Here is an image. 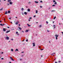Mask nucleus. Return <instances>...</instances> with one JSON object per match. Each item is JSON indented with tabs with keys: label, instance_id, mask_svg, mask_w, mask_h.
Instances as JSON below:
<instances>
[{
	"label": "nucleus",
	"instance_id": "obj_1",
	"mask_svg": "<svg viewBox=\"0 0 63 63\" xmlns=\"http://www.w3.org/2000/svg\"><path fill=\"white\" fill-rule=\"evenodd\" d=\"M58 36H59L58 35H57V34H56L55 35V37H56V40H57V37H58Z\"/></svg>",
	"mask_w": 63,
	"mask_h": 63
},
{
	"label": "nucleus",
	"instance_id": "obj_2",
	"mask_svg": "<svg viewBox=\"0 0 63 63\" xmlns=\"http://www.w3.org/2000/svg\"><path fill=\"white\" fill-rule=\"evenodd\" d=\"M3 31L4 32H5V31H6V29L5 28H4L3 29Z\"/></svg>",
	"mask_w": 63,
	"mask_h": 63
},
{
	"label": "nucleus",
	"instance_id": "obj_3",
	"mask_svg": "<svg viewBox=\"0 0 63 63\" xmlns=\"http://www.w3.org/2000/svg\"><path fill=\"white\" fill-rule=\"evenodd\" d=\"M7 40H9V37L8 36H7L6 37Z\"/></svg>",
	"mask_w": 63,
	"mask_h": 63
},
{
	"label": "nucleus",
	"instance_id": "obj_4",
	"mask_svg": "<svg viewBox=\"0 0 63 63\" xmlns=\"http://www.w3.org/2000/svg\"><path fill=\"white\" fill-rule=\"evenodd\" d=\"M17 22L16 23V25H17V24H18V21H17Z\"/></svg>",
	"mask_w": 63,
	"mask_h": 63
},
{
	"label": "nucleus",
	"instance_id": "obj_5",
	"mask_svg": "<svg viewBox=\"0 0 63 63\" xmlns=\"http://www.w3.org/2000/svg\"><path fill=\"white\" fill-rule=\"evenodd\" d=\"M11 31H7V32H6V33H8V32H10Z\"/></svg>",
	"mask_w": 63,
	"mask_h": 63
},
{
	"label": "nucleus",
	"instance_id": "obj_6",
	"mask_svg": "<svg viewBox=\"0 0 63 63\" xmlns=\"http://www.w3.org/2000/svg\"><path fill=\"white\" fill-rule=\"evenodd\" d=\"M32 44L33 45V47H35V43H33Z\"/></svg>",
	"mask_w": 63,
	"mask_h": 63
},
{
	"label": "nucleus",
	"instance_id": "obj_7",
	"mask_svg": "<svg viewBox=\"0 0 63 63\" xmlns=\"http://www.w3.org/2000/svg\"><path fill=\"white\" fill-rule=\"evenodd\" d=\"M24 14H25V15H27V12H24Z\"/></svg>",
	"mask_w": 63,
	"mask_h": 63
},
{
	"label": "nucleus",
	"instance_id": "obj_8",
	"mask_svg": "<svg viewBox=\"0 0 63 63\" xmlns=\"http://www.w3.org/2000/svg\"><path fill=\"white\" fill-rule=\"evenodd\" d=\"M35 3H39V2L37 1H35Z\"/></svg>",
	"mask_w": 63,
	"mask_h": 63
},
{
	"label": "nucleus",
	"instance_id": "obj_9",
	"mask_svg": "<svg viewBox=\"0 0 63 63\" xmlns=\"http://www.w3.org/2000/svg\"><path fill=\"white\" fill-rule=\"evenodd\" d=\"M27 25H28L29 27H30V26H30V25H29V24H27Z\"/></svg>",
	"mask_w": 63,
	"mask_h": 63
},
{
	"label": "nucleus",
	"instance_id": "obj_10",
	"mask_svg": "<svg viewBox=\"0 0 63 63\" xmlns=\"http://www.w3.org/2000/svg\"><path fill=\"white\" fill-rule=\"evenodd\" d=\"M18 51V50L17 49H16L15 50V51Z\"/></svg>",
	"mask_w": 63,
	"mask_h": 63
},
{
	"label": "nucleus",
	"instance_id": "obj_11",
	"mask_svg": "<svg viewBox=\"0 0 63 63\" xmlns=\"http://www.w3.org/2000/svg\"><path fill=\"white\" fill-rule=\"evenodd\" d=\"M8 14V12L7 11H6L5 12V14Z\"/></svg>",
	"mask_w": 63,
	"mask_h": 63
},
{
	"label": "nucleus",
	"instance_id": "obj_12",
	"mask_svg": "<svg viewBox=\"0 0 63 63\" xmlns=\"http://www.w3.org/2000/svg\"><path fill=\"white\" fill-rule=\"evenodd\" d=\"M28 12H30V9H28Z\"/></svg>",
	"mask_w": 63,
	"mask_h": 63
},
{
	"label": "nucleus",
	"instance_id": "obj_13",
	"mask_svg": "<svg viewBox=\"0 0 63 63\" xmlns=\"http://www.w3.org/2000/svg\"><path fill=\"white\" fill-rule=\"evenodd\" d=\"M11 0H8V2H11Z\"/></svg>",
	"mask_w": 63,
	"mask_h": 63
},
{
	"label": "nucleus",
	"instance_id": "obj_14",
	"mask_svg": "<svg viewBox=\"0 0 63 63\" xmlns=\"http://www.w3.org/2000/svg\"><path fill=\"white\" fill-rule=\"evenodd\" d=\"M57 2H55L54 3V4L55 5H56L57 4Z\"/></svg>",
	"mask_w": 63,
	"mask_h": 63
},
{
	"label": "nucleus",
	"instance_id": "obj_15",
	"mask_svg": "<svg viewBox=\"0 0 63 63\" xmlns=\"http://www.w3.org/2000/svg\"><path fill=\"white\" fill-rule=\"evenodd\" d=\"M19 29H20V30H21V28L19 27L18 28Z\"/></svg>",
	"mask_w": 63,
	"mask_h": 63
},
{
	"label": "nucleus",
	"instance_id": "obj_16",
	"mask_svg": "<svg viewBox=\"0 0 63 63\" xmlns=\"http://www.w3.org/2000/svg\"><path fill=\"white\" fill-rule=\"evenodd\" d=\"M53 27H54V28H55V25H54L53 26Z\"/></svg>",
	"mask_w": 63,
	"mask_h": 63
},
{
	"label": "nucleus",
	"instance_id": "obj_17",
	"mask_svg": "<svg viewBox=\"0 0 63 63\" xmlns=\"http://www.w3.org/2000/svg\"><path fill=\"white\" fill-rule=\"evenodd\" d=\"M11 50L12 51H14V49H11Z\"/></svg>",
	"mask_w": 63,
	"mask_h": 63
},
{
	"label": "nucleus",
	"instance_id": "obj_18",
	"mask_svg": "<svg viewBox=\"0 0 63 63\" xmlns=\"http://www.w3.org/2000/svg\"><path fill=\"white\" fill-rule=\"evenodd\" d=\"M8 13L9 14H10V11H8Z\"/></svg>",
	"mask_w": 63,
	"mask_h": 63
},
{
	"label": "nucleus",
	"instance_id": "obj_19",
	"mask_svg": "<svg viewBox=\"0 0 63 63\" xmlns=\"http://www.w3.org/2000/svg\"><path fill=\"white\" fill-rule=\"evenodd\" d=\"M3 8H2L1 9H0V11H2V10H3Z\"/></svg>",
	"mask_w": 63,
	"mask_h": 63
},
{
	"label": "nucleus",
	"instance_id": "obj_20",
	"mask_svg": "<svg viewBox=\"0 0 63 63\" xmlns=\"http://www.w3.org/2000/svg\"><path fill=\"white\" fill-rule=\"evenodd\" d=\"M10 4L11 5V4H12V2H10Z\"/></svg>",
	"mask_w": 63,
	"mask_h": 63
},
{
	"label": "nucleus",
	"instance_id": "obj_21",
	"mask_svg": "<svg viewBox=\"0 0 63 63\" xmlns=\"http://www.w3.org/2000/svg\"><path fill=\"white\" fill-rule=\"evenodd\" d=\"M24 10V8H22L21 9V10L23 11Z\"/></svg>",
	"mask_w": 63,
	"mask_h": 63
},
{
	"label": "nucleus",
	"instance_id": "obj_22",
	"mask_svg": "<svg viewBox=\"0 0 63 63\" xmlns=\"http://www.w3.org/2000/svg\"><path fill=\"white\" fill-rule=\"evenodd\" d=\"M55 18H56V16H55L54 17L53 19H55Z\"/></svg>",
	"mask_w": 63,
	"mask_h": 63
},
{
	"label": "nucleus",
	"instance_id": "obj_23",
	"mask_svg": "<svg viewBox=\"0 0 63 63\" xmlns=\"http://www.w3.org/2000/svg\"><path fill=\"white\" fill-rule=\"evenodd\" d=\"M38 13V11L36 10V14H37Z\"/></svg>",
	"mask_w": 63,
	"mask_h": 63
},
{
	"label": "nucleus",
	"instance_id": "obj_24",
	"mask_svg": "<svg viewBox=\"0 0 63 63\" xmlns=\"http://www.w3.org/2000/svg\"><path fill=\"white\" fill-rule=\"evenodd\" d=\"M26 32H28V30H26Z\"/></svg>",
	"mask_w": 63,
	"mask_h": 63
},
{
	"label": "nucleus",
	"instance_id": "obj_25",
	"mask_svg": "<svg viewBox=\"0 0 63 63\" xmlns=\"http://www.w3.org/2000/svg\"><path fill=\"white\" fill-rule=\"evenodd\" d=\"M0 25H1V26H3V24H0Z\"/></svg>",
	"mask_w": 63,
	"mask_h": 63
},
{
	"label": "nucleus",
	"instance_id": "obj_26",
	"mask_svg": "<svg viewBox=\"0 0 63 63\" xmlns=\"http://www.w3.org/2000/svg\"><path fill=\"white\" fill-rule=\"evenodd\" d=\"M46 23H47V24H48V22H47V21H46Z\"/></svg>",
	"mask_w": 63,
	"mask_h": 63
},
{
	"label": "nucleus",
	"instance_id": "obj_27",
	"mask_svg": "<svg viewBox=\"0 0 63 63\" xmlns=\"http://www.w3.org/2000/svg\"><path fill=\"white\" fill-rule=\"evenodd\" d=\"M39 26H40V27H42V25H40Z\"/></svg>",
	"mask_w": 63,
	"mask_h": 63
},
{
	"label": "nucleus",
	"instance_id": "obj_28",
	"mask_svg": "<svg viewBox=\"0 0 63 63\" xmlns=\"http://www.w3.org/2000/svg\"><path fill=\"white\" fill-rule=\"evenodd\" d=\"M40 2L41 3H43V1H40Z\"/></svg>",
	"mask_w": 63,
	"mask_h": 63
},
{
	"label": "nucleus",
	"instance_id": "obj_29",
	"mask_svg": "<svg viewBox=\"0 0 63 63\" xmlns=\"http://www.w3.org/2000/svg\"><path fill=\"white\" fill-rule=\"evenodd\" d=\"M53 2H55V1L54 0H53Z\"/></svg>",
	"mask_w": 63,
	"mask_h": 63
},
{
	"label": "nucleus",
	"instance_id": "obj_30",
	"mask_svg": "<svg viewBox=\"0 0 63 63\" xmlns=\"http://www.w3.org/2000/svg\"><path fill=\"white\" fill-rule=\"evenodd\" d=\"M1 59V60H3V59H4V58H2Z\"/></svg>",
	"mask_w": 63,
	"mask_h": 63
},
{
	"label": "nucleus",
	"instance_id": "obj_31",
	"mask_svg": "<svg viewBox=\"0 0 63 63\" xmlns=\"http://www.w3.org/2000/svg\"><path fill=\"white\" fill-rule=\"evenodd\" d=\"M11 60L13 61H14V60H13V59L12 58V59Z\"/></svg>",
	"mask_w": 63,
	"mask_h": 63
},
{
	"label": "nucleus",
	"instance_id": "obj_32",
	"mask_svg": "<svg viewBox=\"0 0 63 63\" xmlns=\"http://www.w3.org/2000/svg\"><path fill=\"white\" fill-rule=\"evenodd\" d=\"M51 12H55V11L52 10L51 11Z\"/></svg>",
	"mask_w": 63,
	"mask_h": 63
},
{
	"label": "nucleus",
	"instance_id": "obj_33",
	"mask_svg": "<svg viewBox=\"0 0 63 63\" xmlns=\"http://www.w3.org/2000/svg\"><path fill=\"white\" fill-rule=\"evenodd\" d=\"M61 62V61H58L59 63H60V62Z\"/></svg>",
	"mask_w": 63,
	"mask_h": 63
},
{
	"label": "nucleus",
	"instance_id": "obj_34",
	"mask_svg": "<svg viewBox=\"0 0 63 63\" xmlns=\"http://www.w3.org/2000/svg\"><path fill=\"white\" fill-rule=\"evenodd\" d=\"M55 6V5H53L52 6H53H53Z\"/></svg>",
	"mask_w": 63,
	"mask_h": 63
},
{
	"label": "nucleus",
	"instance_id": "obj_35",
	"mask_svg": "<svg viewBox=\"0 0 63 63\" xmlns=\"http://www.w3.org/2000/svg\"><path fill=\"white\" fill-rule=\"evenodd\" d=\"M33 17H36V15L34 16Z\"/></svg>",
	"mask_w": 63,
	"mask_h": 63
},
{
	"label": "nucleus",
	"instance_id": "obj_36",
	"mask_svg": "<svg viewBox=\"0 0 63 63\" xmlns=\"http://www.w3.org/2000/svg\"><path fill=\"white\" fill-rule=\"evenodd\" d=\"M20 61H21V60H22V59H20Z\"/></svg>",
	"mask_w": 63,
	"mask_h": 63
},
{
	"label": "nucleus",
	"instance_id": "obj_37",
	"mask_svg": "<svg viewBox=\"0 0 63 63\" xmlns=\"http://www.w3.org/2000/svg\"><path fill=\"white\" fill-rule=\"evenodd\" d=\"M32 19V17H31L29 19Z\"/></svg>",
	"mask_w": 63,
	"mask_h": 63
},
{
	"label": "nucleus",
	"instance_id": "obj_38",
	"mask_svg": "<svg viewBox=\"0 0 63 63\" xmlns=\"http://www.w3.org/2000/svg\"><path fill=\"white\" fill-rule=\"evenodd\" d=\"M10 59H12V57H10Z\"/></svg>",
	"mask_w": 63,
	"mask_h": 63
},
{
	"label": "nucleus",
	"instance_id": "obj_39",
	"mask_svg": "<svg viewBox=\"0 0 63 63\" xmlns=\"http://www.w3.org/2000/svg\"><path fill=\"white\" fill-rule=\"evenodd\" d=\"M26 42H27L28 41V39H27L26 40Z\"/></svg>",
	"mask_w": 63,
	"mask_h": 63
},
{
	"label": "nucleus",
	"instance_id": "obj_40",
	"mask_svg": "<svg viewBox=\"0 0 63 63\" xmlns=\"http://www.w3.org/2000/svg\"><path fill=\"white\" fill-rule=\"evenodd\" d=\"M16 34H18V32H16Z\"/></svg>",
	"mask_w": 63,
	"mask_h": 63
},
{
	"label": "nucleus",
	"instance_id": "obj_41",
	"mask_svg": "<svg viewBox=\"0 0 63 63\" xmlns=\"http://www.w3.org/2000/svg\"><path fill=\"white\" fill-rule=\"evenodd\" d=\"M11 40H12V41H13V40H14V39H11Z\"/></svg>",
	"mask_w": 63,
	"mask_h": 63
},
{
	"label": "nucleus",
	"instance_id": "obj_42",
	"mask_svg": "<svg viewBox=\"0 0 63 63\" xmlns=\"http://www.w3.org/2000/svg\"><path fill=\"white\" fill-rule=\"evenodd\" d=\"M40 7L41 8H42V7L41 6H40Z\"/></svg>",
	"mask_w": 63,
	"mask_h": 63
},
{
	"label": "nucleus",
	"instance_id": "obj_43",
	"mask_svg": "<svg viewBox=\"0 0 63 63\" xmlns=\"http://www.w3.org/2000/svg\"><path fill=\"white\" fill-rule=\"evenodd\" d=\"M29 21H30V19H29Z\"/></svg>",
	"mask_w": 63,
	"mask_h": 63
},
{
	"label": "nucleus",
	"instance_id": "obj_44",
	"mask_svg": "<svg viewBox=\"0 0 63 63\" xmlns=\"http://www.w3.org/2000/svg\"><path fill=\"white\" fill-rule=\"evenodd\" d=\"M17 35L18 36V35H19V34H17Z\"/></svg>",
	"mask_w": 63,
	"mask_h": 63
},
{
	"label": "nucleus",
	"instance_id": "obj_45",
	"mask_svg": "<svg viewBox=\"0 0 63 63\" xmlns=\"http://www.w3.org/2000/svg\"><path fill=\"white\" fill-rule=\"evenodd\" d=\"M44 49H41V50H43Z\"/></svg>",
	"mask_w": 63,
	"mask_h": 63
},
{
	"label": "nucleus",
	"instance_id": "obj_46",
	"mask_svg": "<svg viewBox=\"0 0 63 63\" xmlns=\"http://www.w3.org/2000/svg\"><path fill=\"white\" fill-rule=\"evenodd\" d=\"M10 23H12V24H13V23H12V22H10Z\"/></svg>",
	"mask_w": 63,
	"mask_h": 63
},
{
	"label": "nucleus",
	"instance_id": "obj_47",
	"mask_svg": "<svg viewBox=\"0 0 63 63\" xmlns=\"http://www.w3.org/2000/svg\"><path fill=\"white\" fill-rule=\"evenodd\" d=\"M21 53H24V52H21Z\"/></svg>",
	"mask_w": 63,
	"mask_h": 63
},
{
	"label": "nucleus",
	"instance_id": "obj_48",
	"mask_svg": "<svg viewBox=\"0 0 63 63\" xmlns=\"http://www.w3.org/2000/svg\"><path fill=\"white\" fill-rule=\"evenodd\" d=\"M61 33H62L63 35V32H61Z\"/></svg>",
	"mask_w": 63,
	"mask_h": 63
},
{
	"label": "nucleus",
	"instance_id": "obj_49",
	"mask_svg": "<svg viewBox=\"0 0 63 63\" xmlns=\"http://www.w3.org/2000/svg\"><path fill=\"white\" fill-rule=\"evenodd\" d=\"M48 9L49 10L50 9V8L49 7V8H48Z\"/></svg>",
	"mask_w": 63,
	"mask_h": 63
},
{
	"label": "nucleus",
	"instance_id": "obj_50",
	"mask_svg": "<svg viewBox=\"0 0 63 63\" xmlns=\"http://www.w3.org/2000/svg\"><path fill=\"white\" fill-rule=\"evenodd\" d=\"M7 28H9L10 27H7Z\"/></svg>",
	"mask_w": 63,
	"mask_h": 63
},
{
	"label": "nucleus",
	"instance_id": "obj_51",
	"mask_svg": "<svg viewBox=\"0 0 63 63\" xmlns=\"http://www.w3.org/2000/svg\"><path fill=\"white\" fill-rule=\"evenodd\" d=\"M21 56L22 57H23V55H22Z\"/></svg>",
	"mask_w": 63,
	"mask_h": 63
},
{
	"label": "nucleus",
	"instance_id": "obj_52",
	"mask_svg": "<svg viewBox=\"0 0 63 63\" xmlns=\"http://www.w3.org/2000/svg\"><path fill=\"white\" fill-rule=\"evenodd\" d=\"M22 32L23 33H24V31H22Z\"/></svg>",
	"mask_w": 63,
	"mask_h": 63
},
{
	"label": "nucleus",
	"instance_id": "obj_53",
	"mask_svg": "<svg viewBox=\"0 0 63 63\" xmlns=\"http://www.w3.org/2000/svg\"><path fill=\"white\" fill-rule=\"evenodd\" d=\"M28 3L29 4V3H30V2H28Z\"/></svg>",
	"mask_w": 63,
	"mask_h": 63
},
{
	"label": "nucleus",
	"instance_id": "obj_54",
	"mask_svg": "<svg viewBox=\"0 0 63 63\" xmlns=\"http://www.w3.org/2000/svg\"><path fill=\"white\" fill-rule=\"evenodd\" d=\"M4 21H5V18H4Z\"/></svg>",
	"mask_w": 63,
	"mask_h": 63
},
{
	"label": "nucleus",
	"instance_id": "obj_55",
	"mask_svg": "<svg viewBox=\"0 0 63 63\" xmlns=\"http://www.w3.org/2000/svg\"><path fill=\"white\" fill-rule=\"evenodd\" d=\"M9 63H11V62H10Z\"/></svg>",
	"mask_w": 63,
	"mask_h": 63
},
{
	"label": "nucleus",
	"instance_id": "obj_56",
	"mask_svg": "<svg viewBox=\"0 0 63 63\" xmlns=\"http://www.w3.org/2000/svg\"><path fill=\"white\" fill-rule=\"evenodd\" d=\"M9 18L10 19H11V18Z\"/></svg>",
	"mask_w": 63,
	"mask_h": 63
},
{
	"label": "nucleus",
	"instance_id": "obj_57",
	"mask_svg": "<svg viewBox=\"0 0 63 63\" xmlns=\"http://www.w3.org/2000/svg\"><path fill=\"white\" fill-rule=\"evenodd\" d=\"M5 24H3L2 25V26L3 25H4Z\"/></svg>",
	"mask_w": 63,
	"mask_h": 63
},
{
	"label": "nucleus",
	"instance_id": "obj_58",
	"mask_svg": "<svg viewBox=\"0 0 63 63\" xmlns=\"http://www.w3.org/2000/svg\"><path fill=\"white\" fill-rule=\"evenodd\" d=\"M2 22V21H0V22Z\"/></svg>",
	"mask_w": 63,
	"mask_h": 63
},
{
	"label": "nucleus",
	"instance_id": "obj_59",
	"mask_svg": "<svg viewBox=\"0 0 63 63\" xmlns=\"http://www.w3.org/2000/svg\"><path fill=\"white\" fill-rule=\"evenodd\" d=\"M55 63H57V62H55Z\"/></svg>",
	"mask_w": 63,
	"mask_h": 63
},
{
	"label": "nucleus",
	"instance_id": "obj_60",
	"mask_svg": "<svg viewBox=\"0 0 63 63\" xmlns=\"http://www.w3.org/2000/svg\"><path fill=\"white\" fill-rule=\"evenodd\" d=\"M16 18H17V17H16Z\"/></svg>",
	"mask_w": 63,
	"mask_h": 63
},
{
	"label": "nucleus",
	"instance_id": "obj_61",
	"mask_svg": "<svg viewBox=\"0 0 63 63\" xmlns=\"http://www.w3.org/2000/svg\"><path fill=\"white\" fill-rule=\"evenodd\" d=\"M1 53H2V54H3V52H2Z\"/></svg>",
	"mask_w": 63,
	"mask_h": 63
},
{
	"label": "nucleus",
	"instance_id": "obj_62",
	"mask_svg": "<svg viewBox=\"0 0 63 63\" xmlns=\"http://www.w3.org/2000/svg\"><path fill=\"white\" fill-rule=\"evenodd\" d=\"M54 21L53 22V23H54Z\"/></svg>",
	"mask_w": 63,
	"mask_h": 63
},
{
	"label": "nucleus",
	"instance_id": "obj_63",
	"mask_svg": "<svg viewBox=\"0 0 63 63\" xmlns=\"http://www.w3.org/2000/svg\"><path fill=\"white\" fill-rule=\"evenodd\" d=\"M19 26H20V24H19Z\"/></svg>",
	"mask_w": 63,
	"mask_h": 63
},
{
	"label": "nucleus",
	"instance_id": "obj_64",
	"mask_svg": "<svg viewBox=\"0 0 63 63\" xmlns=\"http://www.w3.org/2000/svg\"><path fill=\"white\" fill-rule=\"evenodd\" d=\"M47 32H49V31H47Z\"/></svg>",
	"mask_w": 63,
	"mask_h": 63
}]
</instances>
